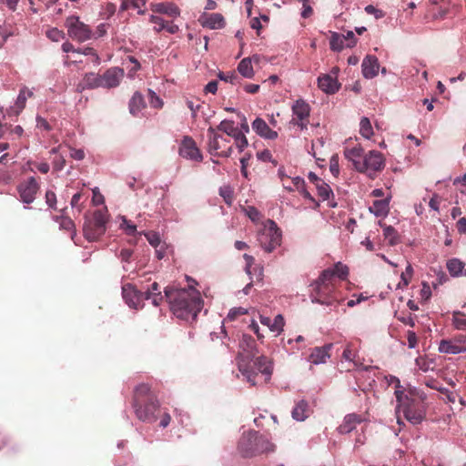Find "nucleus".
I'll use <instances>...</instances> for the list:
<instances>
[{
	"label": "nucleus",
	"instance_id": "obj_1",
	"mask_svg": "<svg viewBox=\"0 0 466 466\" xmlns=\"http://www.w3.org/2000/svg\"><path fill=\"white\" fill-rule=\"evenodd\" d=\"M165 297L169 304L171 312L186 321L195 320L202 309L203 300L200 293L195 289H176L167 287Z\"/></svg>",
	"mask_w": 466,
	"mask_h": 466
},
{
	"label": "nucleus",
	"instance_id": "obj_2",
	"mask_svg": "<svg viewBox=\"0 0 466 466\" xmlns=\"http://www.w3.org/2000/svg\"><path fill=\"white\" fill-rule=\"evenodd\" d=\"M132 407L137 418L144 422L157 420V413L159 411L160 403L157 396L151 390L147 383L137 385L134 390Z\"/></svg>",
	"mask_w": 466,
	"mask_h": 466
},
{
	"label": "nucleus",
	"instance_id": "obj_3",
	"mask_svg": "<svg viewBox=\"0 0 466 466\" xmlns=\"http://www.w3.org/2000/svg\"><path fill=\"white\" fill-rule=\"evenodd\" d=\"M395 395L398 402L396 407L398 423H400V413L412 424H419L424 420L426 410L424 402L420 397L411 392L405 394L400 390H396Z\"/></svg>",
	"mask_w": 466,
	"mask_h": 466
},
{
	"label": "nucleus",
	"instance_id": "obj_4",
	"mask_svg": "<svg viewBox=\"0 0 466 466\" xmlns=\"http://www.w3.org/2000/svg\"><path fill=\"white\" fill-rule=\"evenodd\" d=\"M334 280L330 270H323L319 279L311 285L312 302L331 305L335 301H339L340 298L338 291L339 285Z\"/></svg>",
	"mask_w": 466,
	"mask_h": 466
},
{
	"label": "nucleus",
	"instance_id": "obj_5",
	"mask_svg": "<svg viewBox=\"0 0 466 466\" xmlns=\"http://www.w3.org/2000/svg\"><path fill=\"white\" fill-rule=\"evenodd\" d=\"M238 369L251 385L258 383L257 378L258 373L266 376L265 381L269 380L272 373L271 361L265 356H255L253 360L249 359L248 361L245 359H241L238 360Z\"/></svg>",
	"mask_w": 466,
	"mask_h": 466
},
{
	"label": "nucleus",
	"instance_id": "obj_6",
	"mask_svg": "<svg viewBox=\"0 0 466 466\" xmlns=\"http://www.w3.org/2000/svg\"><path fill=\"white\" fill-rule=\"evenodd\" d=\"M238 449L245 457L272 451V444L256 431L243 435L238 442Z\"/></svg>",
	"mask_w": 466,
	"mask_h": 466
},
{
	"label": "nucleus",
	"instance_id": "obj_7",
	"mask_svg": "<svg viewBox=\"0 0 466 466\" xmlns=\"http://www.w3.org/2000/svg\"><path fill=\"white\" fill-rule=\"evenodd\" d=\"M260 247L268 253L272 252L281 244V232L275 221L268 219L258 234Z\"/></svg>",
	"mask_w": 466,
	"mask_h": 466
},
{
	"label": "nucleus",
	"instance_id": "obj_8",
	"mask_svg": "<svg viewBox=\"0 0 466 466\" xmlns=\"http://www.w3.org/2000/svg\"><path fill=\"white\" fill-rule=\"evenodd\" d=\"M208 151L213 156L228 157L232 153V146L228 137L219 135L215 127L208 129Z\"/></svg>",
	"mask_w": 466,
	"mask_h": 466
},
{
	"label": "nucleus",
	"instance_id": "obj_9",
	"mask_svg": "<svg viewBox=\"0 0 466 466\" xmlns=\"http://www.w3.org/2000/svg\"><path fill=\"white\" fill-rule=\"evenodd\" d=\"M65 25L67 35L73 40L83 43L93 38L94 34L90 26L80 21L78 16L71 15L66 19Z\"/></svg>",
	"mask_w": 466,
	"mask_h": 466
},
{
	"label": "nucleus",
	"instance_id": "obj_10",
	"mask_svg": "<svg viewBox=\"0 0 466 466\" xmlns=\"http://www.w3.org/2000/svg\"><path fill=\"white\" fill-rule=\"evenodd\" d=\"M106 216L102 210L94 212L91 219L84 224V236L89 241L98 239L106 232Z\"/></svg>",
	"mask_w": 466,
	"mask_h": 466
},
{
	"label": "nucleus",
	"instance_id": "obj_11",
	"mask_svg": "<svg viewBox=\"0 0 466 466\" xmlns=\"http://www.w3.org/2000/svg\"><path fill=\"white\" fill-rule=\"evenodd\" d=\"M292 118L289 124L299 127L300 130L308 128L311 107L304 99L299 98L295 100L291 106Z\"/></svg>",
	"mask_w": 466,
	"mask_h": 466
},
{
	"label": "nucleus",
	"instance_id": "obj_12",
	"mask_svg": "<svg viewBox=\"0 0 466 466\" xmlns=\"http://www.w3.org/2000/svg\"><path fill=\"white\" fill-rule=\"evenodd\" d=\"M385 167V160L383 155L375 150H371L367 154L362 162L356 163V169L360 172H373L380 171Z\"/></svg>",
	"mask_w": 466,
	"mask_h": 466
},
{
	"label": "nucleus",
	"instance_id": "obj_13",
	"mask_svg": "<svg viewBox=\"0 0 466 466\" xmlns=\"http://www.w3.org/2000/svg\"><path fill=\"white\" fill-rule=\"evenodd\" d=\"M38 190L39 184L34 177H29L17 186L19 199L25 204L33 203Z\"/></svg>",
	"mask_w": 466,
	"mask_h": 466
},
{
	"label": "nucleus",
	"instance_id": "obj_14",
	"mask_svg": "<svg viewBox=\"0 0 466 466\" xmlns=\"http://www.w3.org/2000/svg\"><path fill=\"white\" fill-rule=\"evenodd\" d=\"M152 296L147 289L146 291L137 290L132 285L123 287V297L126 302L133 308H137L140 301L150 299Z\"/></svg>",
	"mask_w": 466,
	"mask_h": 466
},
{
	"label": "nucleus",
	"instance_id": "obj_15",
	"mask_svg": "<svg viewBox=\"0 0 466 466\" xmlns=\"http://www.w3.org/2000/svg\"><path fill=\"white\" fill-rule=\"evenodd\" d=\"M179 155L182 157L195 161H201L203 158L196 142L190 137H185L183 139L179 147Z\"/></svg>",
	"mask_w": 466,
	"mask_h": 466
},
{
	"label": "nucleus",
	"instance_id": "obj_16",
	"mask_svg": "<svg viewBox=\"0 0 466 466\" xmlns=\"http://www.w3.org/2000/svg\"><path fill=\"white\" fill-rule=\"evenodd\" d=\"M124 77V70L118 67H111L102 75V85L106 88L116 87Z\"/></svg>",
	"mask_w": 466,
	"mask_h": 466
},
{
	"label": "nucleus",
	"instance_id": "obj_17",
	"mask_svg": "<svg viewBox=\"0 0 466 466\" xmlns=\"http://www.w3.org/2000/svg\"><path fill=\"white\" fill-rule=\"evenodd\" d=\"M362 75L365 78H373L378 75L380 65L375 56H366L361 64Z\"/></svg>",
	"mask_w": 466,
	"mask_h": 466
},
{
	"label": "nucleus",
	"instance_id": "obj_18",
	"mask_svg": "<svg viewBox=\"0 0 466 466\" xmlns=\"http://www.w3.org/2000/svg\"><path fill=\"white\" fill-rule=\"evenodd\" d=\"M319 87L327 94H334L339 89L340 85L337 80V76L331 75H322L318 77Z\"/></svg>",
	"mask_w": 466,
	"mask_h": 466
},
{
	"label": "nucleus",
	"instance_id": "obj_19",
	"mask_svg": "<svg viewBox=\"0 0 466 466\" xmlns=\"http://www.w3.org/2000/svg\"><path fill=\"white\" fill-rule=\"evenodd\" d=\"M364 419L356 413H350L344 417L342 423L338 427V431L340 434H347L356 429L358 424H360Z\"/></svg>",
	"mask_w": 466,
	"mask_h": 466
},
{
	"label": "nucleus",
	"instance_id": "obj_20",
	"mask_svg": "<svg viewBox=\"0 0 466 466\" xmlns=\"http://www.w3.org/2000/svg\"><path fill=\"white\" fill-rule=\"evenodd\" d=\"M252 128L264 138L276 139L278 137V133L272 130L262 118L257 117L252 123Z\"/></svg>",
	"mask_w": 466,
	"mask_h": 466
},
{
	"label": "nucleus",
	"instance_id": "obj_21",
	"mask_svg": "<svg viewBox=\"0 0 466 466\" xmlns=\"http://www.w3.org/2000/svg\"><path fill=\"white\" fill-rule=\"evenodd\" d=\"M150 9L154 13L165 14L170 17H177L180 15L179 8L173 3H157L152 4Z\"/></svg>",
	"mask_w": 466,
	"mask_h": 466
},
{
	"label": "nucleus",
	"instance_id": "obj_22",
	"mask_svg": "<svg viewBox=\"0 0 466 466\" xmlns=\"http://www.w3.org/2000/svg\"><path fill=\"white\" fill-rule=\"evenodd\" d=\"M252 62L258 63L259 56L255 55L252 57H245L238 63V71L243 77L253 78L255 72Z\"/></svg>",
	"mask_w": 466,
	"mask_h": 466
},
{
	"label": "nucleus",
	"instance_id": "obj_23",
	"mask_svg": "<svg viewBox=\"0 0 466 466\" xmlns=\"http://www.w3.org/2000/svg\"><path fill=\"white\" fill-rule=\"evenodd\" d=\"M97 87H103L102 76L87 73L85 75L82 83L77 85V91L82 92L86 88L93 89Z\"/></svg>",
	"mask_w": 466,
	"mask_h": 466
},
{
	"label": "nucleus",
	"instance_id": "obj_24",
	"mask_svg": "<svg viewBox=\"0 0 466 466\" xmlns=\"http://www.w3.org/2000/svg\"><path fill=\"white\" fill-rule=\"evenodd\" d=\"M239 346L246 352L247 360H253L258 353L256 340L250 335H243Z\"/></svg>",
	"mask_w": 466,
	"mask_h": 466
},
{
	"label": "nucleus",
	"instance_id": "obj_25",
	"mask_svg": "<svg viewBox=\"0 0 466 466\" xmlns=\"http://www.w3.org/2000/svg\"><path fill=\"white\" fill-rule=\"evenodd\" d=\"M146 107V102L142 94L138 91L135 92L129 100L128 109L132 116H137L138 114Z\"/></svg>",
	"mask_w": 466,
	"mask_h": 466
},
{
	"label": "nucleus",
	"instance_id": "obj_26",
	"mask_svg": "<svg viewBox=\"0 0 466 466\" xmlns=\"http://www.w3.org/2000/svg\"><path fill=\"white\" fill-rule=\"evenodd\" d=\"M331 344L326 345L324 347H317L313 350L311 354L309 355V360L313 364H319L326 362V360L329 358V350L331 348Z\"/></svg>",
	"mask_w": 466,
	"mask_h": 466
},
{
	"label": "nucleus",
	"instance_id": "obj_27",
	"mask_svg": "<svg viewBox=\"0 0 466 466\" xmlns=\"http://www.w3.org/2000/svg\"><path fill=\"white\" fill-rule=\"evenodd\" d=\"M369 209L376 217H387L390 211V199L374 200Z\"/></svg>",
	"mask_w": 466,
	"mask_h": 466
},
{
	"label": "nucleus",
	"instance_id": "obj_28",
	"mask_svg": "<svg viewBox=\"0 0 466 466\" xmlns=\"http://www.w3.org/2000/svg\"><path fill=\"white\" fill-rule=\"evenodd\" d=\"M439 351L447 354H458L463 352V348L458 346L455 338L452 339H442L439 344Z\"/></svg>",
	"mask_w": 466,
	"mask_h": 466
},
{
	"label": "nucleus",
	"instance_id": "obj_29",
	"mask_svg": "<svg viewBox=\"0 0 466 466\" xmlns=\"http://www.w3.org/2000/svg\"><path fill=\"white\" fill-rule=\"evenodd\" d=\"M327 270L331 271L333 278L335 279L334 282L339 285H340L341 280L346 279L349 275V268L340 262H338L335 264L334 268H328Z\"/></svg>",
	"mask_w": 466,
	"mask_h": 466
},
{
	"label": "nucleus",
	"instance_id": "obj_30",
	"mask_svg": "<svg viewBox=\"0 0 466 466\" xmlns=\"http://www.w3.org/2000/svg\"><path fill=\"white\" fill-rule=\"evenodd\" d=\"M309 413L308 403L305 400H300L297 403L292 410V417L296 420L302 421L308 418Z\"/></svg>",
	"mask_w": 466,
	"mask_h": 466
},
{
	"label": "nucleus",
	"instance_id": "obj_31",
	"mask_svg": "<svg viewBox=\"0 0 466 466\" xmlns=\"http://www.w3.org/2000/svg\"><path fill=\"white\" fill-rule=\"evenodd\" d=\"M203 24L212 29L222 28L225 25V20L221 14L215 13L208 15Z\"/></svg>",
	"mask_w": 466,
	"mask_h": 466
},
{
	"label": "nucleus",
	"instance_id": "obj_32",
	"mask_svg": "<svg viewBox=\"0 0 466 466\" xmlns=\"http://www.w3.org/2000/svg\"><path fill=\"white\" fill-rule=\"evenodd\" d=\"M379 226L383 228V235L386 239L389 240L390 246H394L398 243V232L391 227L385 225L381 220L379 221Z\"/></svg>",
	"mask_w": 466,
	"mask_h": 466
},
{
	"label": "nucleus",
	"instance_id": "obj_33",
	"mask_svg": "<svg viewBox=\"0 0 466 466\" xmlns=\"http://www.w3.org/2000/svg\"><path fill=\"white\" fill-rule=\"evenodd\" d=\"M344 155L347 159L353 162V165L356 167L357 162H362L360 158L363 155V149L360 146L353 147L351 148H346Z\"/></svg>",
	"mask_w": 466,
	"mask_h": 466
},
{
	"label": "nucleus",
	"instance_id": "obj_34",
	"mask_svg": "<svg viewBox=\"0 0 466 466\" xmlns=\"http://www.w3.org/2000/svg\"><path fill=\"white\" fill-rule=\"evenodd\" d=\"M345 38L344 35L333 32L329 39L330 49L333 51L342 50L346 46Z\"/></svg>",
	"mask_w": 466,
	"mask_h": 466
},
{
	"label": "nucleus",
	"instance_id": "obj_35",
	"mask_svg": "<svg viewBox=\"0 0 466 466\" xmlns=\"http://www.w3.org/2000/svg\"><path fill=\"white\" fill-rule=\"evenodd\" d=\"M447 269L452 277H458L462 273L464 263L458 258H451L447 261Z\"/></svg>",
	"mask_w": 466,
	"mask_h": 466
},
{
	"label": "nucleus",
	"instance_id": "obj_36",
	"mask_svg": "<svg viewBox=\"0 0 466 466\" xmlns=\"http://www.w3.org/2000/svg\"><path fill=\"white\" fill-rule=\"evenodd\" d=\"M452 325L458 330H466V314L462 311L452 313Z\"/></svg>",
	"mask_w": 466,
	"mask_h": 466
},
{
	"label": "nucleus",
	"instance_id": "obj_37",
	"mask_svg": "<svg viewBox=\"0 0 466 466\" xmlns=\"http://www.w3.org/2000/svg\"><path fill=\"white\" fill-rule=\"evenodd\" d=\"M217 131L224 132L228 135V137H231L236 133V131L238 129L234 125V121L232 120H223L219 123V125L215 128Z\"/></svg>",
	"mask_w": 466,
	"mask_h": 466
},
{
	"label": "nucleus",
	"instance_id": "obj_38",
	"mask_svg": "<svg viewBox=\"0 0 466 466\" xmlns=\"http://www.w3.org/2000/svg\"><path fill=\"white\" fill-rule=\"evenodd\" d=\"M318 195L321 199L329 200L330 196H333V192L329 184H327L324 180L315 186Z\"/></svg>",
	"mask_w": 466,
	"mask_h": 466
},
{
	"label": "nucleus",
	"instance_id": "obj_39",
	"mask_svg": "<svg viewBox=\"0 0 466 466\" xmlns=\"http://www.w3.org/2000/svg\"><path fill=\"white\" fill-rule=\"evenodd\" d=\"M33 95V91L28 89L27 87L24 86L23 88H21L16 100V106L20 111L25 108L27 98L32 97Z\"/></svg>",
	"mask_w": 466,
	"mask_h": 466
},
{
	"label": "nucleus",
	"instance_id": "obj_40",
	"mask_svg": "<svg viewBox=\"0 0 466 466\" xmlns=\"http://www.w3.org/2000/svg\"><path fill=\"white\" fill-rule=\"evenodd\" d=\"M294 187L298 190L305 198L313 200L310 193L305 188V181L299 177H293Z\"/></svg>",
	"mask_w": 466,
	"mask_h": 466
},
{
	"label": "nucleus",
	"instance_id": "obj_41",
	"mask_svg": "<svg viewBox=\"0 0 466 466\" xmlns=\"http://www.w3.org/2000/svg\"><path fill=\"white\" fill-rule=\"evenodd\" d=\"M218 78L220 80H223L225 82H228L232 85H237V84H240V76L234 71H230V72H220L218 74Z\"/></svg>",
	"mask_w": 466,
	"mask_h": 466
},
{
	"label": "nucleus",
	"instance_id": "obj_42",
	"mask_svg": "<svg viewBox=\"0 0 466 466\" xmlns=\"http://www.w3.org/2000/svg\"><path fill=\"white\" fill-rule=\"evenodd\" d=\"M360 127V132L364 137L370 138L373 135L372 127L368 117L361 118Z\"/></svg>",
	"mask_w": 466,
	"mask_h": 466
},
{
	"label": "nucleus",
	"instance_id": "obj_43",
	"mask_svg": "<svg viewBox=\"0 0 466 466\" xmlns=\"http://www.w3.org/2000/svg\"><path fill=\"white\" fill-rule=\"evenodd\" d=\"M234 138L236 147L241 152L248 146V139L245 135L238 129L234 135L231 136Z\"/></svg>",
	"mask_w": 466,
	"mask_h": 466
},
{
	"label": "nucleus",
	"instance_id": "obj_44",
	"mask_svg": "<svg viewBox=\"0 0 466 466\" xmlns=\"http://www.w3.org/2000/svg\"><path fill=\"white\" fill-rule=\"evenodd\" d=\"M219 195L223 198L224 201L228 205H231L234 200V191L228 187L225 186L219 188Z\"/></svg>",
	"mask_w": 466,
	"mask_h": 466
},
{
	"label": "nucleus",
	"instance_id": "obj_45",
	"mask_svg": "<svg viewBox=\"0 0 466 466\" xmlns=\"http://www.w3.org/2000/svg\"><path fill=\"white\" fill-rule=\"evenodd\" d=\"M285 321L282 315H277L273 320H271V324L269 325V329L273 332H277L279 334L283 330Z\"/></svg>",
	"mask_w": 466,
	"mask_h": 466
},
{
	"label": "nucleus",
	"instance_id": "obj_46",
	"mask_svg": "<svg viewBox=\"0 0 466 466\" xmlns=\"http://www.w3.org/2000/svg\"><path fill=\"white\" fill-rule=\"evenodd\" d=\"M356 357H357L356 350L351 348L350 344H348L342 353V358L348 361H351L354 364V366H358Z\"/></svg>",
	"mask_w": 466,
	"mask_h": 466
},
{
	"label": "nucleus",
	"instance_id": "obj_47",
	"mask_svg": "<svg viewBox=\"0 0 466 466\" xmlns=\"http://www.w3.org/2000/svg\"><path fill=\"white\" fill-rule=\"evenodd\" d=\"M80 55H84L86 56H93L92 63L96 66L100 64V57L93 47L85 46L83 48H80V54L78 56Z\"/></svg>",
	"mask_w": 466,
	"mask_h": 466
},
{
	"label": "nucleus",
	"instance_id": "obj_48",
	"mask_svg": "<svg viewBox=\"0 0 466 466\" xmlns=\"http://www.w3.org/2000/svg\"><path fill=\"white\" fill-rule=\"evenodd\" d=\"M46 36L54 42H58L65 38V33L62 30L53 27L46 31Z\"/></svg>",
	"mask_w": 466,
	"mask_h": 466
},
{
	"label": "nucleus",
	"instance_id": "obj_49",
	"mask_svg": "<svg viewBox=\"0 0 466 466\" xmlns=\"http://www.w3.org/2000/svg\"><path fill=\"white\" fill-rule=\"evenodd\" d=\"M120 228H123L127 235H135L137 233V226L126 218H122Z\"/></svg>",
	"mask_w": 466,
	"mask_h": 466
},
{
	"label": "nucleus",
	"instance_id": "obj_50",
	"mask_svg": "<svg viewBox=\"0 0 466 466\" xmlns=\"http://www.w3.org/2000/svg\"><path fill=\"white\" fill-rule=\"evenodd\" d=\"M149 21L155 25L154 30L157 33H159L160 31H162L164 29V27L166 26V21L160 16L151 15Z\"/></svg>",
	"mask_w": 466,
	"mask_h": 466
},
{
	"label": "nucleus",
	"instance_id": "obj_51",
	"mask_svg": "<svg viewBox=\"0 0 466 466\" xmlns=\"http://www.w3.org/2000/svg\"><path fill=\"white\" fill-rule=\"evenodd\" d=\"M248 313V310L242 307L238 308H233L229 310L226 320L233 321L235 320L238 316L245 315Z\"/></svg>",
	"mask_w": 466,
	"mask_h": 466
},
{
	"label": "nucleus",
	"instance_id": "obj_52",
	"mask_svg": "<svg viewBox=\"0 0 466 466\" xmlns=\"http://www.w3.org/2000/svg\"><path fill=\"white\" fill-rule=\"evenodd\" d=\"M148 97H149V103H150V106L152 107H155V108H161L162 106H163V101L162 99L157 96V94L148 89Z\"/></svg>",
	"mask_w": 466,
	"mask_h": 466
},
{
	"label": "nucleus",
	"instance_id": "obj_53",
	"mask_svg": "<svg viewBox=\"0 0 466 466\" xmlns=\"http://www.w3.org/2000/svg\"><path fill=\"white\" fill-rule=\"evenodd\" d=\"M415 362L419 369L424 372L432 370V367L431 365L433 364V362L431 360H427L423 357H418Z\"/></svg>",
	"mask_w": 466,
	"mask_h": 466
},
{
	"label": "nucleus",
	"instance_id": "obj_54",
	"mask_svg": "<svg viewBox=\"0 0 466 466\" xmlns=\"http://www.w3.org/2000/svg\"><path fill=\"white\" fill-rule=\"evenodd\" d=\"M145 237L147 238L149 244L155 248H157L160 243L159 235L156 232H145Z\"/></svg>",
	"mask_w": 466,
	"mask_h": 466
},
{
	"label": "nucleus",
	"instance_id": "obj_55",
	"mask_svg": "<svg viewBox=\"0 0 466 466\" xmlns=\"http://www.w3.org/2000/svg\"><path fill=\"white\" fill-rule=\"evenodd\" d=\"M46 202L48 205L49 208L56 209V195L52 190H47L46 192Z\"/></svg>",
	"mask_w": 466,
	"mask_h": 466
},
{
	"label": "nucleus",
	"instance_id": "obj_56",
	"mask_svg": "<svg viewBox=\"0 0 466 466\" xmlns=\"http://www.w3.org/2000/svg\"><path fill=\"white\" fill-rule=\"evenodd\" d=\"M407 340H408V347L410 349H415L418 346V338L414 331L408 330Z\"/></svg>",
	"mask_w": 466,
	"mask_h": 466
},
{
	"label": "nucleus",
	"instance_id": "obj_57",
	"mask_svg": "<svg viewBox=\"0 0 466 466\" xmlns=\"http://www.w3.org/2000/svg\"><path fill=\"white\" fill-rule=\"evenodd\" d=\"M317 145H319L321 147H323L324 145V142L322 139H318V141L316 143H312L311 145V154L312 156L315 157V159L318 161V162H324L325 161V157H322L321 155H319L316 150H315V147H317Z\"/></svg>",
	"mask_w": 466,
	"mask_h": 466
},
{
	"label": "nucleus",
	"instance_id": "obj_58",
	"mask_svg": "<svg viewBox=\"0 0 466 466\" xmlns=\"http://www.w3.org/2000/svg\"><path fill=\"white\" fill-rule=\"evenodd\" d=\"M66 166V159L62 155L56 156L53 160L54 169L56 171L62 170Z\"/></svg>",
	"mask_w": 466,
	"mask_h": 466
},
{
	"label": "nucleus",
	"instance_id": "obj_59",
	"mask_svg": "<svg viewBox=\"0 0 466 466\" xmlns=\"http://www.w3.org/2000/svg\"><path fill=\"white\" fill-rule=\"evenodd\" d=\"M365 11L369 15H374L377 19L384 16L383 11L377 9L374 5H369L365 7Z\"/></svg>",
	"mask_w": 466,
	"mask_h": 466
},
{
	"label": "nucleus",
	"instance_id": "obj_60",
	"mask_svg": "<svg viewBox=\"0 0 466 466\" xmlns=\"http://www.w3.org/2000/svg\"><path fill=\"white\" fill-rule=\"evenodd\" d=\"M62 51L65 52V53H70L72 52L73 54H76V55H79L80 54V48H75L74 45L68 41L66 42H64L62 44Z\"/></svg>",
	"mask_w": 466,
	"mask_h": 466
},
{
	"label": "nucleus",
	"instance_id": "obj_61",
	"mask_svg": "<svg viewBox=\"0 0 466 466\" xmlns=\"http://www.w3.org/2000/svg\"><path fill=\"white\" fill-rule=\"evenodd\" d=\"M60 227L66 230L72 231L75 228V224L70 218L62 217L61 222H60Z\"/></svg>",
	"mask_w": 466,
	"mask_h": 466
},
{
	"label": "nucleus",
	"instance_id": "obj_62",
	"mask_svg": "<svg viewBox=\"0 0 466 466\" xmlns=\"http://www.w3.org/2000/svg\"><path fill=\"white\" fill-rule=\"evenodd\" d=\"M82 198V194L80 192L76 193L71 199V207L74 208H77L78 212L80 213L82 210V207L80 204V200Z\"/></svg>",
	"mask_w": 466,
	"mask_h": 466
},
{
	"label": "nucleus",
	"instance_id": "obj_63",
	"mask_svg": "<svg viewBox=\"0 0 466 466\" xmlns=\"http://www.w3.org/2000/svg\"><path fill=\"white\" fill-rule=\"evenodd\" d=\"M36 127L40 129L49 131L51 130V126L49 123L42 116L36 117Z\"/></svg>",
	"mask_w": 466,
	"mask_h": 466
},
{
	"label": "nucleus",
	"instance_id": "obj_64",
	"mask_svg": "<svg viewBox=\"0 0 466 466\" xmlns=\"http://www.w3.org/2000/svg\"><path fill=\"white\" fill-rule=\"evenodd\" d=\"M133 255V250L129 248H123L120 251L119 257L122 261L124 262H129L131 259V257Z\"/></svg>",
	"mask_w": 466,
	"mask_h": 466
}]
</instances>
